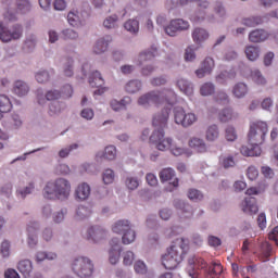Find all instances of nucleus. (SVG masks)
I'll return each mask as SVG.
<instances>
[{
	"label": "nucleus",
	"mask_w": 278,
	"mask_h": 278,
	"mask_svg": "<svg viewBox=\"0 0 278 278\" xmlns=\"http://www.w3.org/2000/svg\"><path fill=\"white\" fill-rule=\"evenodd\" d=\"M266 134H268V124L266 122H252L248 134V140L251 146L250 148L247 146L241 147V155H244L245 157H258V155H262V148L260 144H264L266 141Z\"/></svg>",
	"instance_id": "f257e3e1"
},
{
	"label": "nucleus",
	"mask_w": 278,
	"mask_h": 278,
	"mask_svg": "<svg viewBox=\"0 0 278 278\" xmlns=\"http://www.w3.org/2000/svg\"><path fill=\"white\" fill-rule=\"evenodd\" d=\"M170 116V109H164L152 117V125L155 130L150 136V142L154 144L157 151H169L173 147V138L164 137V128L168 125V117Z\"/></svg>",
	"instance_id": "f03ea898"
},
{
	"label": "nucleus",
	"mask_w": 278,
	"mask_h": 278,
	"mask_svg": "<svg viewBox=\"0 0 278 278\" xmlns=\"http://www.w3.org/2000/svg\"><path fill=\"white\" fill-rule=\"evenodd\" d=\"M176 99L177 97L173 90H152L139 97L138 104L142 105L143 108H151V105H154V108H160V105H168L162 111L167 109L170 112V108H173Z\"/></svg>",
	"instance_id": "7ed1b4c3"
},
{
	"label": "nucleus",
	"mask_w": 278,
	"mask_h": 278,
	"mask_svg": "<svg viewBox=\"0 0 278 278\" xmlns=\"http://www.w3.org/2000/svg\"><path fill=\"white\" fill-rule=\"evenodd\" d=\"M197 268L204 270V278H218L223 275V265L220 263L213 262L211 265H207L202 257L192 256L188 260L187 273L189 277H199V270Z\"/></svg>",
	"instance_id": "20e7f679"
},
{
	"label": "nucleus",
	"mask_w": 278,
	"mask_h": 278,
	"mask_svg": "<svg viewBox=\"0 0 278 278\" xmlns=\"http://www.w3.org/2000/svg\"><path fill=\"white\" fill-rule=\"evenodd\" d=\"M186 249H188V244L184 238H178L173 241L172 245L167 249V253L162 258L164 268H166V270H175L182 262Z\"/></svg>",
	"instance_id": "39448f33"
},
{
	"label": "nucleus",
	"mask_w": 278,
	"mask_h": 278,
	"mask_svg": "<svg viewBox=\"0 0 278 278\" xmlns=\"http://www.w3.org/2000/svg\"><path fill=\"white\" fill-rule=\"evenodd\" d=\"M43 197L51 201H66L71 197V181L66 178L48 181L43 188Z\"/></svg>",
	"instance_id": "423d86ee"
},
{
	"label": "nucleus",
	"mask_w": 278,
	"mask_h": 278,
	"mask_svg": "<svg viewBox=\"0 0 278 278\" xmlns=\"http://www.w3.org/2000/svg\"><path fill=\"white\" fill-rule=\"evenodd\" d=\"M71 268L74 275H77V277L80 278L92 277V273H94V265L92 264V261L84 256L74 258L71 264Z\"/></svg>",
	"instance_id": "0eeeda50"
},
{
	"label": "nucleus",
	"mask_w": 278,
	"mask_h": 278,
	"mask_svg": "<svg viewBox=\"0 0 278 278\" xmlns=\"http://www.w3.org/2000/svg\"><path fill=\"white\" fill-rule=\"evenodd\" d=\"M174 121L176 125H181V127H191L197 123L198 117L194 113H186L184 108H175L174 109Z\"/></svg>",
	"instance_id": "6e6552de"
},
{
	"label": "nucleus",
	"mask_w": 278,
	"mask_h": 278,
	"mask_svg": "<svg viewBox=\"0 0 278 278\" xmlns=\"http://www.w3.org/2000/svg\"><path fill=\"white\" fill-rule=\"evenodd\" d=\"M23 36V26L20 24L13 25L11 30L5 29L0 23V40L2 42H10L11 40H18Z\"/></svg>",
	"instance_id": "1a4fd4ad"
},
{
	"label": "nucleus",
	"mask_w": 278,
	"mask_h": 278,
	"mask_svg": "<svg viewBox=\"0 0 278 278\" xmlns=\"http://www.w3.org/2000/svg\"><path fill=\"white\" fill-rule=\"evenodd\" d=\"M190 29V23L184 21L182 18L172 20L169 25L165 27V34L167 36H176L177 31H186Z\"/></svg>",
	"instance_id": "9d476101"
},
{
	"label": "nucleus",
	"mask_w": 278,
	"mask_h": 278,
	"mask_svg": "<svg viewBox=\"0 0 278 278\" xmlns=\"http://www.w3.org/2000/svg\"><path fill=\"white\" fill-rule=\"evenodd\" d=\"M104 84L103 77H101V73H99L98 71L93 72L90 77H89V86H91V88H98L93 94L94 97H101V94H104L105 92H108V88L106 87H101Z\"/></svg>",
	"instance_id": "9b49d317"
},
{
	"label": "nucleus",
	"mask_w": 278,
	"mask_h": 278,
	"mask_svg": "<svg viewBox=\"0 0 278 278\" xmlns=\"http://www.w3.org/2000/svg\"><path fill=\"white\" fill-rule=\"evenodd\" d=\"M215 66L214 59L206 56L201 63V67L195 71L197 77L203 79L205 75H212V71H214Z\"/></svg>",
	"instance_id": "f8f14e48"
},
{
	"label": "nucleus",
	"mask_w": 278,
	"mask_h": 278,
	"mask_svg": "<svg viewBox=\"0 0 278 278\" xmlns=\"http://www.w3.org/2000/svg\"><path fill=\"white\" fill-rule=\"evenodd\" d=\"M111 244V249L109 252V262L111 264H117L118 263V258L121 257V241L118 240V238H113L110 242Z\"/></svg>",
	"instance_id": "ddd939ff"
},
{
	"label": "nucleus",
	"mask_w": 278,
	"mask_h": 278,
	"mask_svg": "<svg viewBox=\"0 0 278 278\" xmlns=\"http://www.w3.org/2000/svg\"><path fill=\"white\" fill-rule=\"evenodd\" d=\"M108 236V232L101 226H92L87 231V240H92L93 242H99Z\"/></svg>",
	"instance_id": "4468645a"
},
{
	"label": "nucleus",
	"mask_w": 278,
	"mask_h": 278,
	"mask_svg": "<svg viewBox=\"0 0 278 278\" xmlns=\"http://www.w3.org/2000/svg\"><path fill=\"white\" fill-rule=\"evenodd\" d=\"M241 207L242 212H244V214H250V216H253V214L260 212V207L257 206V202L254 198H245L241 204Z\"/></svg>",
	"instance_id": "2eb2a0df"
},
{
	"label": "nucleus",
	"mask_w": 278,
	"mask_h": 278,
	"mask_svg": "<svg viewBox=\"0 0 278 278\" xmlns=\"http://www.w3.org/2000/svg\"><path fill=\"white\" fill-rule=\"evenodd\" d=\"M36 231H38V223L33 222L27 226L28 247L30 248L38 244V236L36 235Z\"/></svg>",
	"instance_id": "dca6fc26"
},
{
	"label": "nucleus",
	"mask_w": 278,
	"mask_h": 278,
	"mask_svg": "<svg viewBox=\"0 0 278 278\" xmlns=\"http://www.w3.org/2000/svg\"><path fill=\"white\" fill-rule=\"evenodd\" d=\"M190 149L197 151V153H206L207 152V144L201 138L193 137L189 140Z\"/></svg>",
	"instance_id": "f3484780"
},
{
	"label": "nucleus",
	"mask_w": 278,
	"mask_h": 278,
	"mask_svg": "<svg viewBox=\"0 0 278 278\" xmlns=\"http://www.w3.org/2000/svg\"><path fill=\"white\" fill-rule=\"evenodd\" d=\"M110 42H112L111 36H105L99 39L93 47V52L97 54L105 53V51H108V47H110Z\"/></svg>",
	"instance_id": "a211bd4d"
},
{
	"label": "nucleus",
	"mask_w": 278,
	"mask_h": 278,
	"mask_svg": "<svg viewBox=\"0 0 278 278\" xmlns=\"http://www.w3.org/2000/svg\"><path fill=\"white\" fill-rule=\"evenodd\" d=\"M75 197L79 201H86V199H88V197H90V185H88L86 182L78 185V187L76 188V191H75Z\"/></svg>",
	"instance_id": "6ab92c4d"
},
{
	"label": "nucleus",
	"mask_w": 278,
	"mask_h": 278,
	"mask_svg": "<svg viewBox=\"0 0 278 278\" xmlns=\"http://www.w3.org/2000/svg\"><path fill=\"white\" fill-rule=\"evenodd\" d=\"M268 39V34L264 29H255L249 34L250 42H264Z\"/></svg>",
	"instance_id": "aec40b11"
},
{
	"label": "nucleus",
	"mask_w": 278,
	"mask_h": 278,
	"mask_svg": "<svg viewBox=\"0 0 278 278\" xmlns=\"http://www.w3.org/2000/svg\"><path fill=\"white\" fill-rule=\"evenodd\" d=\"M175 207L180 210L181 218H192V206L181 202L180 200L175 202Z\"/></svg>",
	"instance_id": "412c9836"
},
{
	"label": "nucleus",
	"mask_w": 278,
	"mask_h": 278,
	"mask_svg": "<svg viewBox=\"0 0 278 278\" xmlns=\"http://www.w3.org/2000/svg\"><path fill=\"white\" fill-rule=\"evenodd\" d=\"M193 42L197 45H201V42H205L210 38V33L203 28H195L192 33Z\"/></svg>",
	"instance_id": "4be33fe9"
},
{
	"label": "nucleus",
	"mask_w": 278,
	"mask_h": 278,
	"mask_svg": "<svg viewBox=\"0 0 278 278\" xmlns=\"http://www.w3.org/2000/svg\"><path fill=\"white\" fill-rule=\"evenodd\" d=\"M34 269L31 265V261L24 260L21 261L17 265V270L23 275V277L27 278L31 275V270Z\"/></svg>",
	"instance_id": "5701e85b"
},
{
	"label": "nucleus",
	"mask_w": 278,
	"mask_h": 278,
	"mask_svg": "<svg viewBox=\"0 0 278 278\" xmlns=\"http://www.w3.org/2000/svg\"><path fill=\"white\" fill-rule=\"evenodd\" d=\"M231 79H236V70L224 71L216 76L217 84H227Z\"/></svg>",
	"instance_id": "b1692460"
},
{
	"label": "nucleus",
	"mask_w": 278,
	"mask_h": 278,
	"mask_svg": "<svg viewBox=\"0 0 278 278\" xmlns=\"http://www.w3.org/2000/svg\"><path fill=\"white\" fill-rule=\"evenodd\" d=\"M177 86L184 94H187V97H192L194 92V88L192 87V84H190L188 80L181 78L177 81Z\"/></svg>",
	"instance_id": "393cba45"
},
{
	"label": "nucleus",
	"mask_w": 278,
	"mask_h": 278,
	"mask_svg": "<svg viewBox=\"0 0 278 278\" xmlns=\"http://www.w3.org/2000/svg\"><path fill=\"white\" fill-rule=\"evenodd\" d=\"M13 92L14 94H17V97H25V94L29 92V86L23 80H16L13 87Z\"/></svg>",
	"instance_id": "a878e982"
},
{
	"label": "nucleus",
	"mask_w": 278,
	"mask_h": 278,
	"mask_svg": "<svg viewBox=\"0 0 278 278\" xmlns=\"http://www.w3.org/2000/svg\"><path fill=\"white\" fill-rule=\"evenodd\" d=\"M62 97V93L58 90H50L46 93V98H42V96L38 94V103L39 105H42L46 101H56V99H60Z\"/></svg>",
	"instance_id": "bb28decb"
},
{
	"label": "nucleus",
	"mask_w": 278,
	"mask_h": 278,
	"mask_svg": "<svg viewBox=\"0 0 278 278\" xmlns=\"http://www.w3.org/2000/svg\"><path fill=\"white\" fill-rule=\"evenodd\" d=\"M169 151L172 155H175V157H179L180 155H186V157H190L192 155V151L184 149L175 143H172Z\"/></svg>",
	"instance_id": "cd10ccee"
},
{
	"label": "nucleus",
	"mask_w": 278,
	"mask_h": 278,
	"mask_svg": "<svg viewBox=\"0 0 278 278\" xmlns=\"http://www.w3.org/2000/svg\"><path fill=\"white\" fill-rule=\"evenodd\" d=\"M129 228H131V225L129 224V220L122 219V220L116 222L113 225L112 231H114V233H124Z\"/></svg>",
	"instance_id": "c85d7f7f"
},
{
	"label": "nucleus",
	"mask_w": 278,
	"mask_h": 278,
	"mask_svg": "<svg viewBox=\"0 0 278 278\" xmlns=\"http://www.w3.org/2000/svg\"><path fill=\"white\" fill-rule=\"evenodd\" d=\"M2 3L7 9V12L4 13V21H10V22L16 21V15L11 11V10H14V4L12 0H3Z\"/></svg>",
	"instance_id": "c756f323"
},
{
	"label": "nucleus",
	"mask_w": 278,
	"mask_h": 278,
	"mask_svg": "<svg viewBox=\"0 0 278 278\" xmlns=\"http://www.w3.org/2000/svg\"><path fill=\"white\" fill-rule=\"evenodd\" d=\"M210 8L208 1H200L198 11L195 13V17H193V21H205V10Z\"/></svg>",
	"instance_id": "7c9ffc66"
},
{
	"label": "nucleus",
	"mask_w": 278,
	"mask_h": 278,
	"mask_svg": "<svg viewBox=\"0 0 278 278\" xmlns=\"http://www.w3.org/2000/svg\"><path fill=\"white\" fill-rule=\"evenodd\" d=\"M131 103L130 97H125L121 101L112 100L111 101V108L114 110V112H118L119 110H123L125 106L129 105Z\"/></svg>",
	"instance_id": "2f4dec72"
},
{
	"label": "nucleus",
	"mask_w": 278,
	"mask_h": 278,
	"mask_svg": "<svg viewBox=\"0 0 278 278\" xmlns=\"http://www.w3.org/2000/svg\"><path fill=\"white\" fill-rule=\"evenodd\" d=\"M247 92H249V87L244 83H238L232 89V94H235L237 99H242Z\"/></svg>",
	"instance_id": "473e14b6"
},
{
	"label": "nucleus",
	"mask_w": 278,
	"mask_h": 278,
	"mask_svg": "<svg viewBox=\"0 0 278 278\" xmlns=\"http://www.w3.org/2000/svg\"><path fill=\"white\" fill-rule=\"evenodd\" d=\"M12 110V102L5 94H0V114H8Z\"/></svg>",
	"instance_id": "72a5a7b5"
},
{
	"label": "nucleus",
	"mask_w": 278,
	"mask_h": 278,
	"mask_svg": "<svg viewBox=\"0 0 278 278\" xmlns=\"http://www.w3.org/2000/svg\"><path fill=\"white\" fill-rule=\"evenodd\" d=\"M219 166H222V168H233V166H236V159L231 155H220Z\"/></svg>",
	"instance_id": "f704fd0d"
},
{
	"label": "nucleus",
	"mask_w": 278,
	"mask_h": 278,
	"mask_svg": "<svg viewBox=\"0 0 278 278\" xmlns=\"http://www.w3.org/2000/svg\"><path fill=\"white\" fill-rule=\"evenodd\" d=\"M141 88H142V81L140 80H130L125 86L126 92H129L130 94L140 92Z\"/></svg>",
	"instance_id": "c9c22d12"
},
{
	"label": "nucleus",
	"mask_w": 278,
	"mask_h": 278,
	"mask_svg": "<svg viewBox=\"0 0 278 278\" xmlns=\"http://www.w3.org/2000/svg\"><path fill=\"white\" fill-rule=\"evenodd\" d=\"M245 55L250 62H255L260 58V48L254 46H248L245 48Z\"/></svg>",
	"instance_id": "e433bc0d"
},
{
	"label": "nucleus",
	"mask_w": 278,
	"mask_h": 278,
	"mask_svg": "<svg viewBox=\"0 0 278 278\" xmlns=\"http://www.w3.org/2000/svg\"><path fill=\"white\" fill-rule=\"evenodd\" d=\"M155 55H157V49H155V48H151L150 51L140 53V55H139L140 65L144 64V62H149V61L153 60V58H155Z\"/></svg>",
	"instance_id": "4c0bfd02"
},
{
	"label": "nucleus",
	"mask_w": 278,
	"mask_h": 278,
	"mask_svg": "<svg viewBox=\"0 0 278 278\" xmlns=\"http://www.w3.org/2000/svg\"><path fill=\"white\" fill-rule=\"evenodd\" d=\"M124 27L130 34H138V31H140V22H138V20H128L124 24Z\"/></svg>",
	"instance_id": "58836bf2"
},
{
	"label": "nucleus",
	"mask_w": 278,
	"mask_h": 278,
	"mask_svg": "<svg viewBox=\"0 0 278 278\" xmlns=\"http://www.w3.org/2000/svg\"><path fill=\"white\" fill-rule=\"evenodd\" d=\"M264 20L261 16H252L242 20V25L245 27H257V25H262Z\"/></svg>",
	"instance_id": "ea45409f"
},
{
	"label": "nucleus",
	"mask_w": 278,
	"mask_h": 278,
	"mask_svg": "<svg viewBox=\"0 0 278 278\" xmlns=\"http://www.w3.org/2000/svg\"><path fill=\"white\" fill-rule=\"evenodd\" d=\"M261 262L268 261V257H270V253L273 252V247L268 242H263L261 245Z\"/></svg>",
	"instance_id": "a19ab883"
},
{
	"label": "nucleus",
	"mask_w": 278,
	"mask_h": 278,
	"mask_svg": "<svg viewBox=\"0 0 278 278\" xmlns=\"http://www.w3.org/2000/svg\"><path fill=\"white\" fill-rule=\"evenodd\" d=\"M136 241V231L131 228L127 229L122 237L123 244H131Z\"/></svg>",
	"instance_id": "79ce46f5"
},
{
	"label": "nucleus",
	"mask_w": 278,
	"mask_h": 278,
	"mask_svg": "<svg viewBox=\"0 0 278 278\" xmlns=\"http://www.w3.org/2000/svg\"><path fill=\"white\" fill-rule=\"evenodd\" d=\"M219 132H218V126L212 125L206 130V140L208 142H214V140L218 139Z\"/></svg>",
	"instance_id": "37998d69"
},
{
	"label": "nucleus",
	"mask_w": 278,
	"mask_h": 278,
	"mask_svg": "<svg viewBox=\"0 0 278 278\" xmlns=\"http://www.w3.org/2000/svg\"><path fill=\"white\" fill-rule=\"evenodd\" d=\"M236 118V115H233V111L231 109H224L219 113V121L222 123H229V121H233Z\"/></svg>",
	"instance_id": "c03bdc74"
},
{
	"label": "nucleus",
	"mask_w": 278,
	"mask_h": 278,
	"mask_svg": "<svg viewBox=\"0 0 278 278\" xmlns=\"http://www.w3.org/2000/svg\"><path fill=\"white\" fill-rule=\"evenodd\" d=\"M161 181H170L175 177V170L170 167L164 168L159 175Z\"/></svg>",
	"instance_id": "a18cd8bd"
},
{
	"label": "nucleus",
	"mask_w": 278,
	"mask_h": 278,
	"mask_svg": "<svg viewBox=\"0 0 278 278\" xmlns=\"http://www.w3.org/2000/svg\"><path fill=\"white\" fill-rule=\"evenodd\" d=\"M225 138L228 142H233L238 140V132H236V128H233V126H228L226 128Z\"/></svg>",
	"instance_id": "49530a36"
},
{
	"label": "nucleus",
	"mask_w": 278,
	"mask_h": 278,
	"mask_svg": "<svg viewBox=\"0 0 278 278\" xmlns=\"http://www.w3.org/2000/svg\"><path fill=\"white\" fill-rule=\"evenodd\" d=\"M16 8L18 12L25 14L31 10V4L27 0H17Z\"/></svg>",
	"instance_id": "de8ad7c7"
},
{
	"label": "nucleus",
	"mask_w": 278,
	"mask_h": 278,
	"mask_svg": "<svg viewBox=\"0 0 278 278\" xmlns=\"http://www.w3.org/2000/svg\"><path fill=\"white\" fill-rule=\"evenodd\" d=\"M214 84L205 83L204 85H202L200 93L202 94V97H210V94H214Z\"/></svg>",
	"instance_id": "09e8293b"
},
{
	"label": "nucleus",
	"mask_w": 278,
	"mask_h": 278,
	"mask_svg": "<svg viewBox=\"0 0 278 278\" xmlns=\"http://www.w3.org/2000/svg\"><path fill=\"white\" fill-rule=\"evenodd\" d=\"M251 77H252L253 81L255 84H257L258 86H266V78H264V76H262V72L256 70L251 73Z\"/></svg>",
	"instance_id": "8fccbe9b"
},
{
	"label": "nucleus",
	"mask_w": 278,
	"mask_h": 278,
	"mask_svg": "<svg viewBox=\"0 0 278 278\" xmlns=\"http://www.w3.org/2000/svg\"><path fill=\"white\" fill-rule=\"evenodd\" d=\"M92 214V210L86 206H78L76 211V216L80 219L84 220V218H88Z\"/></svg>",
	"instance_id": "3c124183"
},
{
	"label": "nucleus",
	"mask_w": 278,
	"mask_h": 278,
	"mask_svg": "<svg viewBox=\"0 0 278 278\" xmlns=\"http://www.w3.org/2000/svg\"><path fill=\"white\" fill-rule=\"evenodd\" d=\"M67 22L72 27H77V25H79V12L71 11L67 14Z\"/></svg>",
	"instance_id": "603ef678"
},
{
	"label": "nucleus",
	"mask_w": 278,
	"mask_h": 278,
	"mask_svg": "<svg viewBox=\"0 0 278 278\" xmlns=\"http://www.w3.org/2000/svg\"><path fill=\"white\" fill-rule=\"evenodd\" d=\"M104 160H116V147L109 146L104 149L103 153Z\"/></svg>",
	"instance_id": "864d4df0"
},
{
	"label": "nucleus",
	"mask_w": 278,
	"mask_h": 278,
	"mask_svg": "<svg viewBox=\"0 0 278 278\" xmlns=\"http://www.w3.org/2000/svg\"><path fill=\"white\" fill-rule=\"evenodd\" d=\"M116 23H118V16L112 15L104 20L103 25L106 29H114V27H116Z\"/></svg>",
	"instance_id": "5fc2aeb1"
},
{
	"label": "nucleus",
	"mask_w": 278,
	"mask_h": 278,
	"mask_svg": "<svg viewBox=\"0 0 278 278\" xmlns=\"http://www.w3.org/2000/svg\"><path fill=\"white\" fill-rule=\"evenodd\" d=\"M55 257H58V254L52 252H38L36 255L37 262H45V260H55Z\"/></svg>",
	"instance_id": "6e6d98bb"
},
{
	"label": "nucleus",
	"mask_w": 278,
	"mask_h": 278,
	"mask_svg": "<svg viewBox=\"0 0 278 278\" xmlns=\"http://www.w3.org/2000/svg\"><path fill=\"white\" fill-rule=\"evenodd\" d=\"M62 35L64 40H77V38H79V34H77V31L70 28L63 30Z\"/></svg>",
	"instance_id": "4d7b16f0"
},
{
	"label": "nucleus",
	"mask_w": 278,
	"mask_h": 278,
	"mask_svg": "<svg viewBox=\"0 0 278 278\" xmlns=\"http://www.w3.org/2000/svg\"><path fill=\"white\" fill-rule=\"evenodd\" d=\"M188 199H190V201H202L203 193L197 189H190L188 192Z\"/></svg>",
	"instance_id": "13d9d810"
},
{
	"label": "nucleus",
	"mask_w": 278,
	"mask_h": 278,
	"mask_svg": "<svg viewBox=\"0 0 278 278\" xmlns=\"http://www.w3.org/2000/svg\"><path fill=\"white\" fill-rule=\"evenodd\" d=\"M216 103H219V105H227L229 103V96H227L224 91H219L215 96Z\"/></svg>",
	"instance_id": "bf43d9fd"
},
{
	"label": "nucleus",
	"mask_w": 278,
	"mask_h": 278,
	"mask_svg": "<svg viewBox=\"0 0 278 278\" xmlns=\"http://www.w3.org/2000/svg\"><path fill=\"white\" fill-rule=\"evenodd\" d=\"M260 176V172L257 170L256 166H250L247 170V177L250 179V181H255L257 177Z\"/></svg>",
	"instance_id": "052dcab7"
},
{
	"label": "nucleus",
	"mask_w": 278,
	"mask_h": 278,
	"mask_svg": "<svg viewBox=\"0 0 278 278\" xmlns=\"http://www.w3.org/2000/svg\"><path fill=\"white\" fill-rule=\"evenodd\" d=\"M126 186H127L128 190H136L140 186V182L138 181V178H136V177H128L126 179Z\"/></svg>",
	"instance_id": "680f3d73"
},
{
	"label": "nucleus",
	"mask_w": 278,
	"mask_h": 278,
	"mask_svg": "<svg viewBox=\"0 0 278 278\" xmlns=\"http://www.w3.org/2000/svg\"><path fill=\"white\" fill-rule=\"evenodd\" d=\"M103 182L104 184H113L114 182V170L112 169H105L103 173Z\"/></svg>",
	"instance_id": "e2e57ef3"
},
{
	"label": "nucleus",
	"mask_w": 278,
	"mask_h": 278,
	"mask_svg": "<svg viewBox=\"0 0 278 278\" xmlns=\"http://www.w3.org/2000/svg\"><path fill=\"white\" fill-rule=\"evenodd\" d=\"M35 77L38 84H47L49 80V73L47 71H40L36 74Z\"/></svg>",
	"instance_id": "0e129e2a"
},
{
	"label": "nucleus",
	"mask_w": 278,
	"mask_h": 278,
	"mask_svg": "<svg viewBox=\"0 0 278 278\" xmlns=\"http://www.w3.org/2000/svg\"><path fill=\"white\" fill-rule=\"evenodd\" d=\"M134 268L135 273H138L139 275H144V273H147V265L142 261H137Z\"/></svg>",
	"instance_id": "69168bd1"
},
{
	"label": "nucleus",
	"mask_w": 278,
	"mask_h": 278,
	"mask_svg": "<svg viewBox=\"0 0 278 278\" xmlns=\"http://www.w3.org/2000/svg\"><path fill=\"white\" fill-rule=\"evenodd\" d=\"M185 60L186 62H192L197 60V54L194 53V49L192 47H188L185 51Z\"/></svg>",
	"instance_id": "338daca9"
},
{
	"label": "nucleus",
	"mask_w": 278,
	"mask_h": 278,
	"mask_svg": "<svg viewBox=\"0 0 278 278\" xmlns=\"http://www.w3.org/2000/svg\"><path fill=\"white\" fill-rule=\"evenodd\" d=\"M56 175H68L71 173V168L66 164H59L55 167Z\"/></svg>",
	"instance_id": "774afa93"
}]
</instances>
